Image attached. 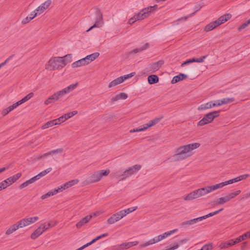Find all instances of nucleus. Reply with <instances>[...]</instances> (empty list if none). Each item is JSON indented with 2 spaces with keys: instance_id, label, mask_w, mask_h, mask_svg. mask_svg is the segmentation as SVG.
I'll use <instances>...</instances> for the list:
<instances>
[{
  "instance_id": "1",
  "label": "nucleus",
  "mask_w": 250,
  "mask_h": 250,
  "mask_svg": "<svg viewBox=\"0 0 250 250\" xmlns=\"http://www.w3.org/2000/svg\"><path fill=\"white\" fill-rule=\"evenodd\" d=\"M200 144L198 143L190 144L180 146L176 149V155L177 156V159H184L188 158L189 155L187 153L191 150L199 147Z\"/></svg>"
},
{
  "instance_id": "2",
  "label": "nucleus",
  "mask_w": 250,
  "mask_h": 250,
  "mask_svg": "<svg viewBox=\"0 0 250 250\" xmlns=\"http://www.w3.org/2000/svg\"><path fill=\"white\" fill-rule=\"evenodd\" d=\"M231 17V15L229 13L225 14L220 17L217 20L213 21L207 24L205 27V31L206 32L210 31L219 25L225 23Z\"/></svg>"
},
{
  "instance_id": "3",
  "label": "nucleus",
  "mask_w": 250,
  "mask_h": 250,
  "mask_svg": "<svg viewBox=\"0 0 250 250\" xmlns=\"http://www.w3.org/2000/svg\"><path fill=\"white\" fill-rule=\"evenodd\" d=\"M220 113V111L219 110L214 111L208 113V114H206L204 117L198 122L197 125L198 126H203L211 123L215 118L219 116Z\"/></svg>"
},
{
  "instance_id": "4",
  "label": "nucleus",
  "mask_w": 250,
  "mask_h": 250,
  "mask_svg": "<svg viewBox=\"0 0 250 250\" xmlns=\"http://www.w3.org/2000/svg\"><path fill=\"white\" fill-rule=\"evenodd\" d=\"M158 5H154L153 6H149L144 8L140 12L134 16L136 21L141 20L147 17L150 13L157 10Z\"/></svg>"
},
{
  "instance_id": "5",
  "label": "nucleus",
  "mask_w": 250,
  "mask_h": 250,
  "mask_svg": "<svg viewBox=\"0 0 250 250\" xmlns=\"http://www.w3.org/2000/svg\"><path fill=\"white\" fill-rule=\"evenodd\" d=\"M178 230L177 229H175L172 230H170L167 232H166L164 233L163 234L159 235L155 237L153 239L149 240L148 242L140 245L141 247H145L149 245L153 244L156 243H157L164 239L166 238L167 236L170 235L172 233L176 232Z\"/></svg>"
},
{
  "instance_id": "6",
  "label": "nucleus",
  "mask_w": 250,
  "mask_h": 250,
  "mask_svg": "<svg viewBox=\"0 0 250 250\" xmlns=\"http://www.w3.org/2000/svg\"><path fill=\"white\" fill-rule=\"evenodd\" d=\"M64 62L62 60V57H57L51 58L48 61V68L50 70H55L57 69H61L63 67L62 66V62Z\"/></svg>"
},
{
  "instance_id": "7",
  "label": "nucleus",
  "mask_w": 250,
  "mask_h": 250,
  "mask_svg": "<svg viewBox=\"0 0 250 250\" xmlns=\"http://www.w3.org/2000/svg\"><path fill=\"white\" fill-rule=\"evenodd\" d=\"M217 189L216 185L208 186L195 190L196 196L197 198Z\"/></svg>"
},
{
  "instance_id": "8",
  "label": "nucleus",
  "mask_w": 250,
  "mask_h": 250,
  "mask_svg": "<svg viewBox=\"0 0 250 250\" xmlns=\"http://www.w3.org/2000/svg\"><path fill=\"white\" fill-rule=\"evenodd\" d=\"M161 120V118H156L153 120H150L147 124L143 125V127L140 126L136 129H133L130 130V132H136L144 131L149 127H151L156 125Z\"/></svg>"
},
{
  "instance_id": "9",
  "label": "nucleus",
  "mask_w": 250,
  "mask_h": 250,
  "mask_svg": "<svg viewBox=\"0 0 250 250\" xmlns=\"http://www.w3.org/2000/svg\"><path fill=\"white\" fill-rule=\"evenodd\" d=\"M164 62L160 60L157 62H152L149 64L146 68V71L149 73H153L158 70L163 65Z\"/></svg>"
},
{
  "instance_id": "10",
  "label": "nucleus",
  "mask_w": 250,
  "mask_h": 250,
  "mask_svg": "<svg viewBox=\"0 0 250 250\" xmlns=\"http://www.w3.org/2000/svg\"><path fill=\"white\" fill-rule=\"evenodd\" d=\"M21 176V173H18L16 174L11 176L4 181H2L1 186H3V187L4 188H6L8 186L12 185L13 183H15L18 179H19Z\"/></svg>"
},
{
  "instance_id": "11",
  "label": "nucleus",
  "mask_w": 250,
  "mask_h": 250,
  "mask_svg": "<svg viewBox=\"0 0 250 250\" xmlns=\"http://www.w3.org/2000/svg\"><path fill=\"white\" fill-rule=\"evenodd\" d=\"M63 96L61 90L55 93L54 94L48 97L44 102L46 105L54 103Z\"/></svg>"
},
{
  "instance_id": "12",
  "label": "nucleus",
  "mask_w": 250,
  "mask_h": 250,
  "mask_svg": "<svg viewBox=\"0 0 250 250\" xmlns=\"http://www.w3.org/2000/svg\"><path fill=\"white\" fill-rule=\"evenodd\" d=\"M103 20V14L99 9L97 11V18L94 25L91 26L88 29L86 30V32H88L92 30L93 28L95 27H100L102 26L100 21Z\"/></svg>"
},
{
  "instance_id": "13",
  "label": "nucleus",
  "mask_w": 250,
  "mask_h": 250,
  "mask_svg": "<svg viewBox=\"0 0 250 250\" xmlns=\"http://www.w3.org/2000/svg\"><path fill=\"white\" fill-rule=\"evenodd\" d=\"M101 180L99 172L98 171L92 173L87 179V182L88 184H91L97 182Z\"/></svg>"
},
{
  "instance_id": "14",
  "label": "nucleus",
  "mask_w": 250,
  "mask_h": 250,
  "mask_svg": "<svg viewBox=\"0 0 250 250\" xmlns=\"http://www.w3.org/2000/svg\"><path fill=\"white\" fill-rule=\"evenodd\" d=\"M108 235V234L107 233H105L102 235H100L97 236V237H96L95 238L93 239V240H92V241H91L90 242L86 243V244L84 245L82 247L79 248V249H78L76 250H82L84 249V248L87 247L88 246L91 245L93 243H95L97 240H98L103 237L107 236Z\"/></svg>"
},
{
  "instance_id": "15",
  "label": "nucleus",
  "mask_w": 250,
  "mask_h": 250,
  "mask_svg": "<svg viewBox=\"0 0 250 250\" xmlns=\"http://www.w3.org/2000/svg\"><path fill=\"white\" fill-rule=\"evenodd\" d=\"M123 217H121V214L119 211L113 214L107 220V223L109 224H112L121 219Z\"/></svg>"
},
{
  "instance_id": "16",
  "label": "nucleus",
  "mask_w": 250,
  "mask_h": 250,
  "mask_svg": "<svg viewBox=\"0 0 250 250\" xmlns=\"http://www.w3.org/2000/svg\"><path fill=\"white\" fill-rule=\"evenodd\" d=\"M239 181H240V179L238 178V177H237L236 178L229 180L228 181H225L224 182H222L219 184H216V188H217V189H218L220 188H222L224 186H226L227 185L231 184H232V183H234L235 182H237Z\"/></svg>"
},
{
  "instance_id": "17",
  "label": "nucleus",
  "mask_w": 250,
  "mask_h": 250,
  "mask_svg": "<svg viewBox=\"0 0 250 250\" xmlns=\"http://www.w3.org/2000/svg\"><path fill=\"white\" fill-rule=\"evenodd\" d=\"M92 217V215H88L86 216L85 217L81 219L79 222H78L76 225V226L77 228H81L83 225H84L85 224L89 222V221L91 219Z\"/></svg>"
},
{
  "instance_id": "18",
  "label": "nucleus",
  "mask_w": 250,
  "mask_h": 250,
  "mask_svg": "<svg viewBox=\"0 0 250 250\" xmlns=\"http://www.w3.org/2000/svg\"><path fill=\"white\" fill-rule=\"evenodd\" d=\"M188 77V76L185 74L180 73L179 75L174 76L171 81V83L172 84L178 83V82L181 81Z\"/></svg>"
},
{
  "instance_id": "19",
  "label": "nucleus",
  "mask_w": 250,
  "mask_h": 250,
  "mask_svg": "<svg viewBox=\"0 0 250 250\" xmlns=\"http://www.w3.org/2000/svg\"><path fill=\"white\" fill-rule=\"evenodd\" d=\"M78 83H76L74 84H72L69 85L68 86L65 87V88L61 90L62 93L63 94V96L69 92L75 89L78 86Z\"/></svg>"
},
{
  "instance_id": "20",
  "label": "nucleus",
  "mask_w": 250,
  "mask_h": 250,
  "mask_svg": "<svg viewBox=\"0 0 250 250\" xmlns=\"http://www.w3.org/2000/svg\"><path fill=\"white\" fill-rule=\"evenodd\" d=\"M149 46V43H146L142 47L136 48L133 49V50L130 51L128 53V55H130L132 54H137L138 53L141 52V51L146 49Z\"/></svg>"
},
{
  "instance_id": "21",
  "label": "nucleus",
  "mask_w": 250,
  "mask_h": 250,
  "mask_svg": "<svg viewBox=\"0 0 250 250\" xmlns=\"http://www.w3.org/2000/svg\"><path fill=\"white\" fill-rule=\"evenodd\" d=\"M127 94L125 93H120L119 94L115 95L111 99V102H116L120 99L125 100L127 98Z\"/></svg>"
},
{
  "instance_id": "22",
  "label": "nucleus",
  "mask_w": 250,
  "mask_h": 250,
  "mask_svg": "<svg viewBox=\"0 0 250 250\" xmlns=\"http://www.w3.org/2000/svg\"><path fill=\"white\" fill-rule=\"evenodd\" d=\"M141 168V166L140 165H135L129 167L127 170L130 175L135 174Z\"/></svg>"
},
{
  "instance_id": "23",
  "label": "nucleus",
  "mask_w": 250,
  "mask_h": 250,
  "mask_svg": "<svg viewBox=\"0 0 250 250\" xmlns=\"http://www.w3.org/2000/svg\"><path fill=\"white\" fill-rule=\"evenodd\" d=\"M137 209V207H133L129 208H128L119 211V213L121 214V217L123 218L126 216L127 214L131 213Z\"/></svg>"
},
{
  "instance_id": "24",
  "label": "nucleus",
  "mask_w": 250,
  "mask_h": 250,
  "mask_svg": "<svg viewBox=\"0 0 250 250\" xmlns=\"http://www.w3.org/2000/svg\"><path fill=\"white\" fill-rule=\"evenodd\" d=\"M123 82L124 80L123 79L122 77H118L111 82L109 83L108 87V88H111L122 83Z\"/></svg>"
},
{
  "instance_id": "25",
  "label": "nucleus",
  "mask_w": 250,
  "mask_h": 250,
  "mask_svg": "<svg viewBox=\"0 0 250 250\" xmlns=\"http://www.w3.org/2000/svg\"><path fill=\"white\" fill-rule=\"evenodd\" d=\"M147 81L150 84H155L159 82V78L156 75H151L148 76Z\"/></svg>"
},
{
  "instance_id": "26",
  "label": "nucleus",
  "mask_w": 250,
  "mask_h": 250,
  "mask_svg": "<svg viewBox=\"0 0 250 250\" xmlns=\"http://www.w3.org/2000/svg\"><path fill=\"white\" fill-rule=\"evenodd\" d=\"M84 58H82L78 61H77L72 63L71 65L73 68H77L82 66H84L86 65V63L85 62Z\"/></svg>"
},
{
  "instance_id": "27",
  "label": "nucleus",
  "mask_w": 250,
  "mask_h": 250,
  "mask_svg": "<svg viewBox=\"0 0 250 250\" xmlns=\"http://www.w3.org/2000/svg\"><path fill=\"white\" fill-rule=\"evenodd\" d=\"M42 233V228L39 227L31 234L30 237L32 239L35 240Z\"/></svg>"
},
{
  "instance_id": "28",
  "label": "nucleus",
  "mask_w": 250,
  "mask_h": 250,
  "mask_svg": "<svg viewBox=\"0 0 250 250\" xmlns=\"http://www.w3.org/2000/svg\"><path fill=\"white\" fill-rule=\"evenodd\" d=\"M72 54H68L62 57V60L64 62H62V67H64L68 63L70 62L72 60Z\"/></svg>"
},
{
  "instance_id": "29",
  "label": "nucleus",
  "mask_w": 250,
  "mask_h": 250,
  "mask_svg": "<svg viewBox=\"0 0 250 250\" xmlns=\"http://www.w3.org/2000/svg\"><path fill=\"white\" fill-rule=\"evenodd\" d=\"M235 245V242H234L233 239L229 240V241L222 243L220 244V247L221 249L228 248L230 246H232Z\"/></svg>"
},
{
  "instance_id": "30",
  "label": "nucleus",
  "mask_w": 250,
  "mask_h": 250,
  "mask_svg": "<svg viewBox=\"0 0 250 250\" xmlns=\"http://www.w3.org/2000/svg\"><path fill=\"white\" fill-rule=\"evenodd\" d=\"M212 102H208L205 104H201L198 108V110H206L213 107Z\"/></svg>"
},
{
  "instance_id": "31",
  "label": "nucleus",
  "mask_w": 250,
  "mask_h": 250,
  "mask_svg": "<svg viewBox=\"0 0 250 250\" xmlns=\"http://www.w3.org/2000/svg\"><path fill=\"white\" fill-rule=\"evenodd\" d=\"M23 219L24 220L26 226H28L37 221L39 219V217L38 216H34L28 218H24Z\"/></svg>"
},
{
  "instance_id": "32",
  "label": "nucleus",
  "mask_w": 250,
  "mask_h": 250,
  "mask_svg": "<svg viewBox=\"0 0 250 250\" xmlns=\"http://www.w3.org/2000/svg\"><path fill=\"white\" fill-rule=\"evenodd\" d=\"M196 198L197 197L194 190L184 197V199L187 201L191 200Z\"/></svg>"
},
{
  "instance_id": "33",
  "label": "nucleus",
  "mask_w": 250,
  "mask_h": 250,
  "mask_svg": "<svg viewBox=\"0 0 250 250\" xmlns=\"http://www.w3.org/2000/svg\"><path fill=\"white\" fill-rule=\"evenodd\" d=\"M225 203V202L224 201V199H223L222 197L218 198L216 200L213 201L211 203L212 206H219V205H220L224 204Z\"/></svg>"
},
{
  "instance_id": "34",
  "label": "nucleus",
  "mask_w": 250,
  "mask_h": 250,
  "mask_svg": "<svg viewBox=\"0 0 250 250\" xmlns=\"http://www.w3.org/2000/svg\"><path fill=\"white\" fill-rule=\"evenodd\" d=\"M18 229V227L17 226V224H15L11 226L5 232L6 235H10L13 232Z\"/></svg>"
},
{
  "instance_id": "35",
  "label": "nucleus",
  "mask_w": 250,
  "mask_h": 250,
  "mask_svg": "<svg viewBox=\"0 0 250 250\" xmlns=\"http://www.w3.org/2000/svg\"><path fill=\"white\" fill-rule=\"evenodd\" d=\"M54 125H57L55 123V120H53L49 121V122H47L46 123H45V124H44L42 126V129H44L47 128L49 127L52 126Z\"/></svg>"
},
{
  "instance_id": "36",
  "label": "nucleus",
  "mask_w": 250,
  "mask_h": 250,
  "mask_svg": "<svg viewBox=\"0 0 250 250\" xmlns=\"http://www.w3.org/2000/svg\"><path fill=\"white\" fill-rule=\"evenodd\" d=\"M234 101V98H225L220 100L222 105L232 103Z\"/></svg>"
},
{
  "instance_id": "37",
  "label": "nucleus",
  "mask_w": 250,
  "mask_h": 250,
  "mask_svg": "<svg viewBox=\"0 0 250 250\" xmlns=\"http://www.w3.org/2000/svg\"><path fill=\"white\" fill-rule=\"evenodd\" d=\"M125 249H128L133 246H136L138 244V241L129 242L127 243H123Z\"/></svg>"
},
{
  "instance_id": "38",
  "label": "nucleus",
  "mask_w": 250,
  "mask_h": 250,
  "mask_svg": "<svg viewBox=\"0 0 250 250\" xmlns=\"http://www.w3.org/2000/svg\"><path fill=\"white\" fill-rule=\"evenodd\" d=\"M34 96V93L33 92H31L27 94L26 96H25L24 98H23L21 100H20V103L21 104H23L25 103V102L28 101L30 100L31 98H32Z\"/></svg>"
},
{
  "instance_id": "39",
  "label": "nucleus",
  "mask_w": 250,
  "mask_h": 250,
  "mask_svg": "<svg viewBox=\"0 0 250 250\" xmlns=\"http://www.w3.org/2000/svg\"><path fill=\"white\" fill-rule=\"evenodd\" d=\"M100 177V178L101 179L103 176H107L109 173H110V170L109 169H106V170H101L98 171Z\"/></svg>"
},
{
  "instance_id": "40",
  "label": "nucleus",
  "mask_w": 250,
  "mask_h": 250,
  "mask_svg": "<svg viewBox=\"0 0 250 250\" xmlns=\"http://www.w3.org/2000/svg\"><path fill=\"white\" fill-rule=\"evenodd\" d=\"M202 6H203V2L197 3L195 5V9H196L195 11L193 13L189 14V16L191 17V16H193L196 12L198 11L202 7Z\"/></svg>"
},
{
  "instance_id": "41",
  "label": "nucleus",
  "mask_w": 250,
  "mask_h": 250,
  "mask_svg": "<svg viewBox=\"0 0 250 250\" xmlns=\"http://www.w3.org/2000/svg\"><path fill=\"white\" fill-rule=\"evenodd\" d=\"M78 113V111L76 110L73 111L72 112H70L69 113H67L66 114H65L63 116L65 118H66V120L70 118L71 117H73L75 115L77 114Z\"/></svg>"
},
{
  "instance_id": "42",
  "label": "nucleus",
  "mask_w": 250,
  "mask_h": 250,
  "mask_svg": "<svg viewBox=\"0 0 250 250\" xmlns=\"http://www.w3.org/2000/svg\"><path fill=\"white\" fill-rule=\"evenodd\" d=\"M192 224H193V223L192 221V219H191L189 220H187V221H184V222H182L180 224V226L182 227L186 228V227H187L190 225H191Z\"/></svg>"
},
{
  "instance_id": "43",
  "label": "nucleus",
  "mask_w": 250,
  "mask_h": 250,
  "mask_svg": "<svg viewBox=\"0 0 250 250\" xmlns=\"http://www.w3.org/2000/svg\"><path fill=\"white\" fill-rule=\"evenodd\" d=\"M249 24H250V19L245 22L242 23L240 26L238 27V31H240L245 29Z\"/></svg>"
},
{
  "instance_id": "44",
  "label": "nucleus",
  "mask_w": 250,
  "mask_h": 250,
  "mask_svg": "<svg viewBox=\"0 0 250 250\" xmlns=\"http://www.w3.org/2000/svg\"><path fill=\"white\" fill-rule=\"evenodd\" d=\"M240 192L241 190H238L235 191V192L229 193L228 194V196L229 197L230 199L231 200V199H233L237 195H238L240 193Z\"/></svg>"
},
{
  "instance_id": "45",
  "label": "nucleus",
  "mask_w": 250,
  "mask_h": 250,
  "mask_svg": "<svg viewBox=\"0 0 250 250\" xmlns=\"http://www.w3.org/2000/svg\"><path fill=\"white\" fill-rule=\"evenodd\" d=\"M54 195H55L54 190L53 191H49L46 194L42 195L41 196V199L43 200V199H45L51 196H53Z\"/></svg>"
},
{
  "instance_id": "46",
  "label": "nucleus",
  "mask_w": 250,
  "mask_h": 250,
  "mask_svg": "<svg viewBox=\"0 0 250 250\" xmlns=\"http://www.w3.org/2000/svg\"><path fill=\"white\" fill-rule=\"evenodd\" d=\"M51 224L50 223H48L46 224L45 223L42 224L40 226V228H42V233L48 229L50 227Z\"/></svg>"
},
{
  "instance_id": "47",
  "label": "nucleus",
  "mask_w": 250,
  "mask_h": 250,
  "mask_svg": "<svg viewBox=\"0 0 250 250\" xmlns=\"http://www.w3.org/2000/svg\"><path fill=\"white\" fill-rule=\"evenodd\" d=\"M56 125H60L62 123H63L66 121V118L62 115L59 118L54 120Z\"/></svg>"
},
{
  "instance_id": "48",
  "label": "nucleus",
  "mask_w": 250,
  "mask_h": 250,
  "mask_svg": "<svg viewBox=\"0 0 250 250\" xmlns=\"http://www.w3.org/2000/svg\"><path fill=\"white\" fill-rule=\"evenodd\" d=\"M16 224H17V226L18 227V229L21 228H23V227L27 226L25 223L24 220L23 219L18 221L17 222V223H16Z\"/></svg>"
},
{
  "instance_id": "49",
  "label": "nucleus",
  "mask_w": 250,
  "mask_h": 250,
  "mask_svg": "<svg viewBox=\"0 0 250 250\" xmlns=\"http://www.w3.org/2000/svg\"><path fill=\"white\" fill-rule=\"evenodd\" d=\"M130 175L129 173L128 172L126 169L120 176H121V180H124L126 178L129 177Z\"/></svg>"
},
{
  "instance_id": "50",
  "label": "nucleus",
  "mask_w": 250,
  "mask_h": 250,
  "mask_svg": "<svg viewBox=\"0 0 250 250\" xmlns=\"http://www.w3.org/2000/svg\"><path fill=\"white\" fill-rule=\"evenodd\" d=\"M100 55L99 53L95 52L91 54L88 55V56L90 57L91 61H93L97 58Z\"/></svg>"
},
{
  "instance_id": "51",
  "label": "nucleus",
  "mask_w": 250,
  "mask_h": 250,
  "mask_svg": "<svg viewBox=\"0 0 250 250\" xmlns=\"http://www.w3.org/2000/svg\"><path fill=\"white\" fill-rule=\"evenodd\" d=\"M51 170H52V168L49 167V168H47L46 169L41 172L40 173V176H41L42 177L45 176L46 174L49 173Z\"/></svg>"
},
{
  "instance_id": "52",
  "label": "nucleus",
  "mask_w": 250,
  "mask_h": 250,
  "mask_svg": "<svg viewBox=\"0 0 250 250\" xmlns=\"http://www.w3.org/2000/svg\"><path fill=\"white\" fill-rule=\"evenodd\" d=\"M241 239L244 240L247 238H250V230L245 233L243 235L240 236Z\"/></svg>"
},
{
  "instance_id": "53",
  "label": "nucleus",
  "mask_w": 250,
  "mask_h": 250,
  "mask_svg": "<svg viewBox=\"0 0 250 250\" xmlns=\"http://www.w3.org/2000/svg\"><path fill=\"white\" fill-rule=\"evenodd\" d=\"M21 104V103H20V101H19L17 103L13 104L12 105L9 106V109L11 110L12 111L16 108L17 106H19Z\"/></svg>"
},
{
  "instance_id": "54",
  "label": "nucleus",
  "mask_w": 250,
  "mask_h": 250,
  "mask_svg": "<svg viewBox=\"0 0 250 250\" xmlns=\"http://www.w3.org/2000/svg\"><path fill=\"white\" fill-rule=\"evenodd\" d=\"M41 5L39 6L35 11L36 12L38 13V14H41L42 13L45 9V8L42 7Z\"/></svg>"
},
{
  "instance_id": "55",
  "label": "nucleus",
  "mask_w": 250,
  "mask_h": 250,
  "mask_svg": "<svg viewBox=\"0 0 250 250\" xmlns=\"http://www.w3.org/2000/svg\"><path fill=\"white\" fill-rule=\"evenodd\" d=\"M51 1L50 0H47L42 4L41 6H43L42 7L45 8V9H46L49 6V5L51 4Z\"/></svg>"
},
{
  "instance_id": "56",
  "label": "nucleus",
  "mask_w": 250,
  "mask_h": 250,
  "mask_svg": "<svg viewBox=\"0 0 250 250\" xmlns=\"http://www.w3.org/2000/svg\"><path fill=\"white\" fill-rule=\"evenodd\" d=\"M63 151V149L62 148H58L55 150H53L50 151L51 155V154H55L57 153H61Z\"/></svg>"
},
{
  "instance_id": "57",
  "label": "nucleus",
  "mask_w": 250,
  "mask_h": 250,
  "mask_svg": "<svg viewBox=\"0 0 250 250\" xmlns=\"http://www.w3.org/2000/svg\"><path fill=\"white\" fill-rule=\"evenodd\" d=\"M65 189V188L63 186V185H61L60 187H58V188L55 189L54 190V193L55 194L57 193L62 191L63 190Z\"/></svg>"
},
{
  "instance_id": "58",
  "label": "nucleus",
  "mask_w": 250,
  "mask_h": 250,
  "mask_svg": "<svg viewBox=\"0 0 250 250\" xmlns=\"http://www.w3.org/2000/svg\"><path fill=\"white\" fill-rule=\"evenodd\" d=\"M206 56H204L203 57H201L199 58H193L194 61L193 62H204V60L207 57Z\"/></svg>"
},
{
  "instance_id": "59",
  "label": "nucleus",
  "mask_w": 250,
  "mask_h": 250,
  "mask_svg": "<svg viewBox=\"0 0 250 250\" xmlns=\"http://www.w3.org/2000/svg\"><path fill=\"white\" fill-rule=\"evenodd\" d=\"M212 248V245L210 244L205 245L199 250H209Z\"/></svg>"
},
{
  "instance_id": "60",
  "label": "nucleus",
  "mask_w": 250,
  "mask_h": 250,
  "mask_svg": "<svg viewBox=\"0 0 250 250\" xmlns=\"http://www.w3.org/2000/svg\"><path fill=\"white\" fill-rule=\"evenodd\" d=\"M135 74V73L133 72V73H131L129 74H127V75H125L123 76H121L120 77H122L123 79L124 80V81L127 79H128V78H130L132 77H133Z\"/></svg>"
},
{
  "instance_id": "61",
  "label": "nucleus",
  "mask_w": 250,
  "mask_h": 250,
  "mask_svg": "<svg viewBox=\"0 0 250 250\" xmlns=\"http://www.w3.org/2000/svg\"><path fill=\"white\" fill-rule=\"evenodd\" d=\"M12 110L9 109V107H8L7 108L3 109L1 112V114L3 116H4L8 114L10 112H11Z\"/></svg>"
},
{
  "instance_id": "62",
  "label": "nucleus",
  "mask_w": 250,
  "mask_h": 250,
  "mask_svg": "<svg viewBox=\"0 0 250 250\" xmlns=\"http://www.w3.org/2000/svg\"><path fill=\"white\" fill-rule=\"evenodd\" d=\"M125 247L124 244L122 243L119 245H117L114 247V250H125Z\"/></svg>"
},
{
  "instance_id": "63",
  "label": "nucleus",
  "mask_w": 250,
  "mask_h": 250,
  "mask_svg": "<svg viewBox=\"0 0 250 250\" xmlns=\"http://www.w3.org/2000/svg\"><path fill=\"white\" fill-rule=\"evenodd\" d=\"M79 182V180L78 179H74L71 181H69L68 182V184H69V186L71 187L76 185Z\"/></svg>"
},
{
  "instance_id": "64",
  "label": "nucleus",
  "mask_w": 250,
  "mask_h": 250,
  "mask_svg": "<svg viewBox=\"0 0 250 250\" xmlns=\"http://www.w3.org/2000/svg\"><path fill=\"white\" fill-rule=\"evenodd\" d=\"M38 13L36 12L35 11H33L31 13L30 15H29L28 16L29 17V18L31 21L32 19H33L35 17H36L38 15Z\"/></svg>"
}]
</instances>
